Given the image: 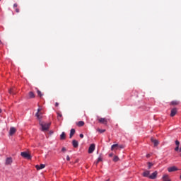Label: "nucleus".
Here are the masks:
<instances>
[{"mask_svg":"<svg viewBox=\"0 0 181 181\" xmlns=\"http://www.w3.org/2000/svg\"><path fill=\"white\" fill-rule=\"evenodd\" d=\"M13 8H18V4H13Z\"/></svg>","mask_w":181,"mask_h":181,"instance_id":"31","label":"nucleus"},{"mask_svg":"<svg viewBox=\"0 0 181 181\" xmlns=\"http://www.w3.org/2000/svg\"><path fill=\"white\" fill-rule=\"evenodd\" d=\"M66 160H68V161L70 160V156H66Z\"/></svg>","mask_w":181,"mask_h":181,"instance_id":"34","label":"nucleus"},{"mask_svg":"<svg viewBox=\"0 0 181 181\" xmlns=\"http://www.w3.org/2000/svg\"><path fill=\"white\" fill-rule=\"evenodd\" d=\"M95 149V144H90L88 148V153H93Z\"/></svg>","mask_w":181,"mask_h":181,"instance_id":"5","label":"nucleus"},{"mask_svg":"<svg viewBox=\"0 0 181 181\" xmlns=\"http://www.w3.org/2000/svg\"><path fill=\"white\" fill-rule=\"evenodd\" d=\"M21 155L23 158H25V159H32V156L30 154L28 153V152H21Z\"/></svg>","mask_w":181,"mask_h":181,"instance_id":"3","label":"nucleus"},{"mask_svg":"<svg viewBox=\"0 0 181 181\" xmlns=\"http://www.w3.org/2000/svg\"><path fill=\"white\" fill-rule=\"evenodd\" d=\"M146 158H151V154H147Z\"/></svg>","mask_w":181,"mask_h":181,"instance_id":"38","label":"nucleus"},{"mask_svg":"<svg viewBox=\"0 0 181 181\" xmlns=\"http://www.w3.org/2000/svg\"><path fill=\"white\" fill-rule=\"evenodd\" d=\"M62 113H59V112H57V117L59 118H62Z\"/></svg>","mask_w":181,"mask_h":181,"instance_id":"29","label":"nucleus"},{"mask_svg":"<svg viewBox=\"0 0 181 181\" xmlns=\"http://www.w3.org/2000/svg\"><path fill=\"white\" fill-rule=\"evenodd\" d=\"M163 181H170V180L169 179V175L165 174V175L163 176Z\"/></svg>","mask_w":181,"mask_h":181,"instance_id":"17","label":"nucleus"},{"mask_svg":"<svg viewBox=\"0 0 181 181\" xmlns=\"http://www.w3.org/2000/svg\"><path fill=\"white\" fill-rule=\"evenodd\" d=\"M109 156H110V158H112V156H114V153H110V154H109Z\"/></svg>","mask_w":181,"mask_h":181,"instance_id":"36","label":"nucleus"},{"mask_svg":"<svg viewBox=\"0 0 181 181\" xmlns=\"http://www.w3.org/2000/svg\"><path fill=\"white\" fill-rule=\"evenodd\" d=\"M16 12L17 13H19V8H16Z\"/></svg>","mask_w":181,"mask_h":181,"instance_id":"35","label":"nucleus"},{"mask_svg":"<svg viewBox=\"0 0 181 181\" xmlns=\"http://www.w3.org/2000/svg\"><path fill=\"white\" fill-rule=\"evenodd\" d=\"M148 169H151L153 166V164L152 163H148Z\"/></svg>","mask_w":181,"mask_h":181,"instance_id":"26","label":"nucleus"},{"mask_svg":"<svg viewBox=\"0 0 181 181\" xmlns=\"http://www.w3.org/2000/svg\"><path fill=\"white\" fill-rule=\"evenodd\" d=\"M60 139L61 141H64V139H66V133L63 132L60 135Z\"/></svg>","mask_w":181,"mask_h":181,"instance_id":"19","label":"nucleus"},{"mask_svg":"<svg viewBox=\"0 0 181 181\" xmlns=\"http://www.w3.org/2000/svg\"><path fill=\"white\" fill-rule=\"evenodd\" d=\"M179 104H180V102H179L177 100H173L170 103V105H179Z\"/></svg>","mask_w":181,"mask_h":181,"instance_id":"18","label":"nucleus"},{"mask_svg":"<svg viewBox=\"0 0 181 181\" xmlns=\"http://www.w3.org/2000/svg\"><path fill=\"white\" fill-rule=\"evenodd\" d=\"M55 107H59V103H55Z\"/></svg>","mask_w":181,"mask_h":181,"instance_id":"37","label":"nucleus"},{"mask_svg":"<svg viewBox=\"0 0 181 181\" xmlns=\"http://www.w3.org/2000/svg\"><path fill=\"white\" fill-rule=\"evenodd\" d=\"M178 152H181V147L179 148Z\"/></svg>","mask_w":181,"mask_h":181,"instance_id":"40","label":"nucleus"},{"mask_svg":"<svg viewBox=\"0 0 181 181\" xmlns=\"http://www.w3.org/2000/svg\"><path fill=\"white\" fill-rule=\"evenodd\" d=\"M76 125L78 127H83V126H84V122L83 121H79L78 123H76Z\"/></svg>","mask_w":181,"mask_h":181,"instance_id":"22","label":"nucleus"},{"mask_svg":"<svg viewBox=\"0 0 181 181\" xmlns=\"http://www.w3.org/2000/svg\"><path fill=\"white\" fill-rule=\"evenodd\" d=\"M98 121L100 123V124H104V125H107V123L108 122V120H107L106 118H98Z\"/></svg>","mask_w":181,"mask_h":181,"instance_id":"4","label":"nucleus"},{"mask_svg":"<svg viewBox=\"0 0 181 181\" xmlns=\"http://www.w3.org/2000/svg\"><path fill=\"white\" fill-rule=\"evenodd\" d=\"M10 94H12V89L8 91Z\"/></svg>","mask_w":181,"mask_h":181,"instance_id":"39","label":"nucleus"},{"mask_svg":"<svg viewBox=\"0 0 181 181\" xmlns=\"http://www.w3.org/2000/svg\"><path fill=\"white\" fill-rule=\"evenodd\" d=\"M180 180H181V175H180Z\"/></svg>","mask_w":181,"mask_h":181,"instance_id":"43","label":"nucleus"},{"mask_svg":"<svg viewBox=\"0 0 181 181\" xmlns=\"http://www.w3.org/2000/svg\"><path fill=\"white\" fill-rule=\"evenodd\" d=\"M29 98H35V93L32 91L28 93Z\"/></svg>","mask_w":181,"mask_h":181,"instance_id":"20","label":"nucleus"},{"mask_svg":"<svg viewBox=\"0 0 181 181\" xmlns=\"http://www.w3.org/2000/svg\"><path fill=\"white\" fill-rule=\"evenodd\" d=\"M16 132V129L15 127H11L9 131V135L12 136Z\"/></svg>","mask_w":181,"mask_h":181,"instance_id":"9","label":"nucleus"},{"mask_svg":"<svg viewBox=\"0 0 181 181\" xmlns=\"http://www.w3.org/2000/svg\"><path fill=\"white\" fill-rule=\"evenodd\" d=\"M42 109L38 108L37 109V112L35 114V117L37 118V119L39 120V122H40V121H42V118H43V113L42 112Z\"/></svg>","mask_w":181,"mask_h":181,"instance_id":"2","label":"nucleus"},{"mask_svg":"<svg viewBox=\"0 0 181 181\" xmlns=\"http://www.w3.org/2000/svg\"><path fill=\"white\" fill-rule=\"evenodd\" d=\"M97 131L100 132V134H104V132H105V129H97Z\"/></svg>","mask_w":181,"mask_h":181,"instance_id":"24","label":"nucleus"},{"mask_svg":"<svg viewBox=\"0 0 181 181\" xmlns=\"http://www.w3.org/2000/svg\"><path fill=\"white\" fill-rule=\"evenodd\" d=\"M36 90H37V94L38 97H43V94L42 93V92L37 88H36Z\"/></svg>","mask_w":181,"mask_h":181,"instance_id":"21","label":"nucleus"},{"mask_svg":"<svg viewBox=\"0 0 181 181\" xmlns=\"http://www.w3.org/2000/svg\"><path fill=\"white\" fill-rule=\"evenodd\" d=\"M119 148V146L118 144H113L111 146V151H118Z\"/></svg>","mask_w":181,"mask_h":181,"instance_id":"13","label":"nucleus"},{"mask_svg":"<svg viewBox=\"0 0 181 181\" xmlns=\"http://www.w3.org/2000/svg\"><path fill=\"white\" fill-rule=\"evenodd\" d=\"M72 145L74 148H78V141H77L76 140H73Z\"/></svg>","mask_w":181,"mask_h":181,"instance_id":"16","label":"nucleus"},{"mask_svg":"<svg viewBox=\"0 0 181 181\" xmlns=\"http://www.w3.org/2000/svg\"><path fill=\"white\" fill-rule=\"evenodd\" d=\"M118 146H119V149H124V145H122V144H118Z\"/></svg>","mask_w":181,"mask_h":181,"instance_id":"27","label":"nucleus"},{"mask_svg":"<svg viewBox=\"0 0 181 181\" xmlns=\"http://www.w3.org/2000/svg\"><path fill=\"white\" fill-rule=\"evenodd\" d=\"M101 160H103V159L101 158V157H99V158H98L97 162L95 163V165H98V163H100V162H101Z\"/></svg>","mask_w":181,"mask_h":181,"instance_id":"25","label":"nucleus"},{"mask_svg":"<svg viewBox=\"0 0 181 181\" xmlns=\"http://www.w3.org/2000/svg\"><path fill=\"white\" fill-rule=\"evenodd\" d=\"M62 152H66V148L63 147L62 149Z\"/></svg>","mask_w":181,"mask_h":181,"instance_id":"33","label":"nucleus"},{"mask_svg":"<svg viewBox=\"0 0 181 181\" xmlns=\"http://www.w3.org/2000/svg\"><path fill=\"white\" fill-rule=\"evenodd\" d=\"M0 43H2V41H1V40H0Z\"/></svg>","mask_w":181,"mask_h":181,"instance_id":"44","label":"nucleus"},{"mask_svg":"<svg viewBox=\"0 0 181 181\" xmlns=\"http://www.w3.org/2000/svg\"><path fill=\"white\" fill-rule=\"evenodd\" d=\"M175 152L179 151V146H177L176 148H175Z\"/></svg>","mask_w":181,"mask_h":181,"instance_id":"30","label":"nucleus"},{"mask_svg":"<svg viewBox=\"0 0 181 181\" xmlns=\"http://www.w3.org/2000/svg\"><path fill=\"white\" fill-rule=\"evenodd\" d=\"M39 124L42 128V131L45 132V131H49V128H50V125H52V123H45L42 121H40Z\"/></svg>","mask_w":181,"mask_h":181,"instance_id":"1","label":"nucleus"},{"mask_svg":"<svg viewBox=\"0 0 181 181\" xmlns=\"http://www.w3.org/2000/svg\"><path fill=\"white\" fill-rule=\"evenodd\" d=\"M175 145H177V146H180V142H179V141L176 140L175 141Z\"/></svg>","mask_w":181,"mask_h":181,"instance_id":"28","label":"nucleus"},{"mask_svg":"<svg viewBox=\"0 0 181 181\" xmlns=\"http://www.w3.org/2000/svg\"><path fill=\"white\" fill-rule=\"evenodd\" d=\"M151 172L149 170H144V172L143 173L142 175L144 176V177H149V175H150Z\"/></svg>","mask_w":181,"mask_h":181,"instance_id":"12","label":"nucleus"},{"mask_svg":"<svg viewBox=\"0 0 181 181\" xmlns=\"http://www.w3.org/2000/svg\"><path fill=\"white\" fill-rule=\"evenodd\" d=\"M151 141L153 144H154V146H158V145H159V141L158 140L151 138Z\"/></svg>","mask_w":181,"mask_h":181,"instance_id":"15","label":"nucleus"},{"mask_svg":"<svg viewBox=\"0 0 181 181\" xmlns=\"http://www.w3.org/2000/svg\"><path fill=\"white\" fill-rule=\"evenodd\" d=\"M35 168H36L37 170H40V169H45V168H46V165H45V164H41L40 165H35Z\"/></svg>","mask_w":181,"mask_h":181,"instance_id":"10","label":"nucleus"},{"mask_svg":"<svg viewBox=\"0 0 181 181\" xmlns=\"http://www.w3.org/2000/svg\"><path fill=\"white\" fill-rule=\"evenodd\" d=\"M168 172H176V170H179V169L176 168V166H173V167L168 168Z\"/></svg>","mask_w":181,"mask_h":181,"instance_id":"11","label":"nucleus"},{"mask_svg":"<svg viewBox=\"0 0 181 181\" xmlns=\"http://www.w3.org/2000/svg\"><path fill=\"white\" fill-rule=\"evenodd\" d=\"M177 114V109L176 107L173 108L170 112V117H175Z\"/></svg>","mask_w":181,"mask_h":181,"instance_id":"8","label":"nucleus"},{"mask_svg":"<svg viewBox=\"0 0 181 181\" xmlns=\"http://www.w3.org/2000/svg\"><path fill=\"white\" fill-rule=\"evenodd\" d=\"M13 162V160H12L11 157H8L6 159V163L5 165H12V163Z\"/></svg>","mask_w":181,"mask_h":181,"instance_id":"7","label":"nucleus"},{"mask_svg":"<svg viewBox=\"0 0 181 181\" xmlns=\"http://www.w3.org/2000/svg\"><path fill=\"white\" fill-rule=\"evenodd\" d=\"M74 134H76V129H71L70 131L69 138L71 139L73 136H74Z\"/></svg>","mask_w":181,"mask_h":181,"instance_id":"14","label":"nucleus"},{"mask_svg":"<svg viewBox=\"0 0 181 181\" xmlns=\"http://www.w3.org/2000/svg\"><path fill=\"white\" fill-rule=\"evenodd\" d=\"M79 136H80V138H84V134H81L79 135Z\"/></svg>","mask_w":181,"mask_h":181,"instance_id":"32","label":"nucleus"},{"mask_svg":"<svg viewBox=\"0 0 181 181\" xmlns=\"http://www.w3.org/2000/svg\"><path fill=\"white\" fill-rule=\"evenodd\" d=\"M158 177V171H155L151 175L148 176L149 179H152L153 180Z\"/></svg>","mask_w":181,"mask_h":181,"instance_id":"6","label":"nucleus"},{"mask_svg":"<svg viewBox=\"0 0 181 181\" xmlns=\"http://www.w3.org/2000/svg\"><path fill=\"white\" fill-rule=\"evenodd\" d=\"M112 160L113 162H118V160H119V158H118L117 156H115Z\"/></svg>","mask_w":181,"mask_h":181,"instance_id":"23","label":"nucleus"},{"mask_svg":"<svg viewBox=\"0 0 181 181\" xmlns=\"http://www.w3.org/2000/svg\"><path fill=\"white\" fill-rule=\"evenodd\" d=\"M1 112H2V110L0 109V114H1Z\"/></svg>","mask_w":181,"mask_h":181,"instance_id":"41","label":"nucleus"},{"mask_svg":"<svg viewBox=\"0 0 181 181\" xmlns=\"http://www.w3.org/2000/svg\"><path fill=\"white\" fill-rule=\"evenodd\" d=\"M105 181H110V179L106 180Z\"/></svg>","mask_w":181,"mask_h":181,"instance_id":"42","label":"nucleus"}]
</instances>
